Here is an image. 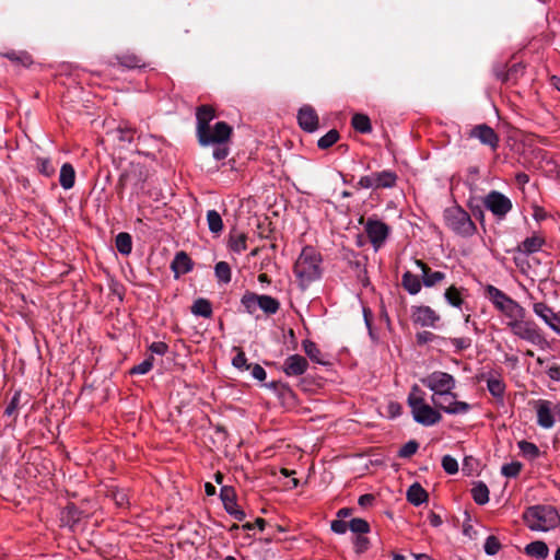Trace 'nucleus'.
Masks as SVG:
<instances>
[{
  "mask_svg": "<svg viewBox=\"0 0 560 560\" xmlns=\"http://www.w3.org/2000/svg\"><path fill=\"white\" fill-rule=\"evenodd\" d=\"M423 386L432 392L431 401L447 415H464L470 410V405L457 400L454 393L455 377L443 371H434L420 380Z\"/></svg>",
  "mask_w": 560,
  "mask_h": 560,
  "instance_id": "f257e3e1",
  "label": "nucleus"
},
{
  "mask_svg": "<svg viewBox=\"0 0 560 560\" xmlns=\"http://www.w3.org/2000/svg\"><path fill=\"white\" fill-rule=\"evenodd\" d=\"M412 419L423 425L432 427L442 420L441 408L427 401V393L417 384L412 385L407 397Z\"/></svg>",
  "mask_w": 560,
  "mask_h": 560,
  "instance_id": "f03ea898",
  "label": "nucleus"
},
{
  "mask_svg": "<svg viewBox=\"0 0 560 560\" xmlns=\"http://www.w3.org/2000/svg\"><path fill=\"white\" fill-rule=\"evenodd\" d=\"M322 255L312 246H305L295 260L293 272L302 288L308 287L322 276Z\"/></svg>",
  "mask_w": 560,
  "mask_h": 560,
  "instance_id": "7ed1b4c3",
  "label": "nucleus"
},
{
  "mask_svg": "<svg viewBox=\"0 0 560 560\" xmlns=\"http://www.w3.org/2000/svg\"><path fill=\"white\" fill-rule=\"evenodd\" d=\"M485 293L486 298L504 316L506 326L509 323H514L526 316L525 308L497 287L486 285Z\"/></svg>",
  "mask_w": 560,
  "mask_h": 560,
  "instance_id": "20e7f679",
  "label": "nucleus"
},
{
  "mask_svg": "<svg viewBox=\"0 0 560 560\" xmlns=\"http://www.w3.org/2000/svg\"><path fill=\"white\" fill-rule=\"evenodd\" d=\"M523 520L534 532H549L560 524V515L551 505L530 506L524 512Z\"/></svg>",
  "mask_w": 560,
  "mask_h": 560,
  "instance_id": "39448f33",
  "label": "nucleus"
},
{
  "mask_svg": "<svg viewBox=\"0 0 560 560\" xmlns=\"http://www.w3.org/2000/svg\"><path fill=\"white\" fill-rule=\"evenodd\" d=\"M444 218L446 225L456 234L470 236L476 231V225L470 215L460 207H451L446 209Z\"/></svg>",
  "mask_w": 560,
  "mask_h": 560,
  "instance_id": "423d86ee",
  "label": "nucleus"
},
{
  "mask_svg": "<svg viewBox=\"0 0 560 560\" xmlns=\"http://www.w3.org/2000/svg\"><path fill=\"white\" fill-rule=\"evenodd\" d=\"M241 303L249 314H254L258 308H260L267 315H273L280 308V303L277 299L270 295L256 294L254 292H246L242 296Z\"/></svg>",
  "mask_w": 560,
  "mask_h": 560,
  "instance_id": "0eeeda50",
  "label": "nucleus"
},
{
  "mask_svg": "<svg viewBox=\"0 0 560 560\" xmlns=\"http://www.w3.org/2000/svg\"><path fill=\"white\" fill-rule=\"evenodd\" d=\"M508 327L513 335L534 346H542L546 341L537 325L526 319V316L514 323H509Z\"/></svg>",
  "mask_w": 560,
  "mask_h": 560,
  "instance_id": "6e6552de",
  "label": "nucleus"
},
{
  "mask_svg": "<svg viewBox=\"0 0 560 560\" xmlns=\"http://www.w3.org/2000/svg\"><path fill=\"white\" fill-rule=\"evenodd\" d=\"M232 128L224 121L217 122L213 127H208L206 130L197 135L199 143L203 147L224 144L230 140Z\"/></svg>",
  "mask_w": 560,
  "mask_h": 560,
  "instance_id": "1a4fd4ad",
  "label": "nucleus"
},
{
  "mask_svg": "<svg viewBox=\"0 0 560 560\" xmlns=\"http://www.w3.org/2000/svg\"><path fill=\"white\" fill-rule=\"evenodd\" d=\"M364 231L375 250H378L387 240L390 229L383 221L369 218L364 224Z\"/></svg>",
  "mask_w": 560,
  "mask_h": 560,
  "instance_id": "9d476101",
  "label": "nucleus"
},
{
  "mask_svg": "<svg viewBox=\"0 0 560 560\" xmlns=\"http://www.w3.org/2000/svg\"><path fill=\"white\" fill-rule=\"evenodd\" d=\"M411 320L421 327L435 328L441 316L428 305H415L411 307Z\"/></svg>",
  "mask_w": 560,
  "mask_h": 560,
  "instance_id": "9b49d317",
  "label": "nucleus"
},
{
  "mask_svg": "<svg viewBox=\"0 0 560 560\" xmlns=\"http://www.w3.org/2000/svg\"><path fill=\"white\" fill-rule=\"evenodd\" d=\"M485 206L498 218L505 217L512 209L511 200L499 191H491L485 198Z\"/></svg>",
  "mask_w": 560,
  "mask_h": 560,
  "instance_id": "f8f14e48",
  "label": "nucleus"
},
{
  "mask_svg": "<svg viewBox=\"0 0 560 560\" xmlns=\"http://www.w3.org/2000/svg\"><path fill=\"white\" fill-rule=\"evenodd\" d=\"M220 498L223 502L225 511L237 521L245 518V512L241 510L236 503V494L233 488L222 487Z\"/></svg>",
  "mask_w": 560,
  "mask_h": 560,
  "instance_id": "ddd939ff",
  "label": "nucleus"
},
{
  "mask_svg": "<svg viewBox=\"0 0 560 560\" xmlns=\"http://www.w3.org/2000/svg\"><path fill=\"white\" fill-rule=\"evenodd\" d=\"M534 313L540 317L553 331L560 334V313H555L547 304L539 302L533 306Z\"/></svg>",
  "mask_w": 560,
  "mask_h": 560,
  "instance_id": "4468645a",
  "label": "nucleus"
},
{
  "mask_svg": "<svg viewBox=\"0 0 560 560\" xmlns=\"http://www.w3.org/2000/svg\"><path fill=\"white\" fill-rule=\"evenodd\" d=\"M308 368L307 360L300 354L289 355L282 365V371L287 376H300L306 372Z\"/></svg>",
  "mask_w": 560,
  "mask_h": 560,
  "instance_id": "2eb2a0df",
  "label": "nucleus"
},
{
  "mask_svg": "<svg viewBox=\"0 0 560 560\" xmlns=\"http://www.w3.org/2000/svg\"><path fill=\"white\" fill-rule=\"evenodd\" d=\"M299 126L306 132H313L318 128V116L316 110L310 106L304 105L298 113Z\"/></svg>",
  "mask_w": 560,
  "mask_h": 560,
  "instance_id": "dca6fc26",
  "label": "nucleus"
},
{
  "mask_svg": "<svg viewBox=\"0 0 560 560\" xmlns=\"http://www.w3.org/2000/svg\"><path fill=\"white\" fill-rule=\"evenodd\" d=\"M537 423L544 429H550L555 424L552 404L549 400L539 399L535 402Z\"/></svg>",
  "mask_w": 560,
  "mask_h": 560,
  "instance_id": "f3484780",
  "label": "nucleus"
},
{
  "mask_svg": "<svg viewBox=\"0 0 560 560\" xmlns=\"http://www.w3.org/2000/svg\"><path fill=\"white\" fill-rule=\"evenodd\" d=\"M470 136L477 138L482 144L497 149L499 145V137L495 131L487 125H478L471 129Z\"/></svg>",
  "mask_w": 560,
  "mask_h": 560,
  "instance_id": "a211bd4d",
  "label": "nucleus"
},
{
  "mask_svg": "<svg viewBox=\"0 0 560 560\" xmlns=\"http://www.w3.org/2000/svg\"><path fill=\"white\" fill-rule=\"evenodd\" d=\"M416 266L421 270L422 283L427 288L434 287L445 279V273L441 271H432L431 268L420 259L415 260Z\"/></svg>",
  "mask_w": 560,
  "mask_h": 560,
  "instance_id": "6ab92c4d",
  "label": "nucleus"
},
{
  "mask_svg": "<svg viewBox=\"0 0 560 560\" xmlns=\"http://www.w3.org/2000/svg\"><path fill=\"white\" fill-rule=\"evenodd\" d=\"M171 268L175 278H178L192 269V261L185 252H179L175 255Z\"/></svg>",
  "mask_w": 560,
  "mask_h": 560,
  "instance_id": "aec40b11",
  "label": "nucleus"
},
{
  "mask_svg": "<svg viewBox=\"0 0 560 560\" xmlns=\"http://www.w3.org/2000/svg\"><path fill=\"white\" fill-rule=\"evenodd\" d=\"M197 135L201 132V129L206 130L210 127V121L214 118V109L211 106L202 105L197 109Z\"/></svg>",
  "mask_w": 560,
  "mask_h": 560,
  "instance_id": "412c9836",
  "label": "nucleus"
},
{
  "mask_svg": "<svg viewBox=\"0 0 560 560\" xmlns=\"http://www.w3.org/2000/svg\"><path fill=\"white\" fill-rule=\"evenodd\" d=\"M544 243H545V241H544L542 237H540L538 235H533L530 237L525 238L517 246V250L520 253H523V254H526V255L534 254V253H537L538 250L541 249Z\"/></svg>",
  "mask_w": 560,
  "mask_h": 560,
  "instance_id": "4be33fe9",
  "label": "nucleus"
},
{
  "mask_svg": "<svg viewBox=\"0 0 560 560\" xmlns=\"http://www.w3.org/2000/svg\"><path fill=\"white\" fill-rule=\"evenodd\" d=\"M401 285L411 295L418 294L422 288L419 277L410 271L404 272L401 277Z\"/></svg>",
  "mask_w": 560,
  "mask_h": 560,
  "instance_id": "5701e85b",
  "label": "nucleus"
},
{
  "mask_svg": "<svg viewBox=\"0 0 560 560\" xmlns=\"http://www.w3.org/2000/svg\"><path fill=\"white\" fill-rule=\"evenodd\" d=\"M407 500L418 506L428 500V493L420 483L415 482L407 490Z\"/></svg>",
  "mask_w": 560,
  "mask_h": 560,
  "instance_id": "b1692460",
  "label": "nucleus"
},
{
  "mask_svg": "<svg viewBox=\"0 0 560 560\" xmlns=\"http://www.w3.org/2000/svg\"><path fill=\"white\" fill-rule=\"evenodd\" d=\"M75 182V171L70 163L62 164L59 174V183L66 190L71 189Z\"/></svg>",
  "mask_w": 560,
  "mask_h": 560,
  "instance_id": "393cba45",
  "label": "nucleus"
},
{
  "mask_svg": "<svg viewBox=\"0 0 560 560\" xmlns=\"http://www.w3.org/2000/svg\"><path fill=\"white\" fill-rule=\"evenodd\" d=\"M525 552L529 557L544 560L549 555V548L546 542L536 540L525 547Z\"/></svg>",
  "mask_w": 560,
  "mask_h": 560,
  "instance_id": "a878e982",
  "label": "nucleus"
},
{
  "mask_svg": "<svg viewBox=\"0 0 560 560\" xmlns=\"http://www.w3.org/2000/svg\"><path fill=\"white\" fill-rule=\"evenodd\" d=\"M464 291H465V289H463V288H457L455 285H451L450 288H447L445 290L444 299L451 306L456 307V308H462V305L464 304V299H463Z\"/></svg>",
  "mask_w": 560,
  "mask_h": 560,
  "instance_id": "bb28decb",
  "label": "nucleus"
},
{
  "mask_svg": "<svg viewBox=\"0 0 560 560\" xmlns=\"http://www.w3.org/2000/svg\"><path fill=\"white\" fill-rule=\"evenodd\" d=\"M302 347L306 355L318 364H326L324 354L314 341L304 340Z\"/></svg>",
  "mask_w": 560,
  "mask_h": 560,
  "instance_id": "cd10ccee",
  "label": "nucleus"
},
{
  "mask_svg": "<svg viewBox=\"0 0 560 560\" xmlns=\"http://www.w3.org/2000/svg\"><path fill=\"white\" fill-rule=\"evenodd\" d=\"M247 236L237 231H232L229 236V248L234 253H242L246 249Z\"/></svg>",
  "mask_w": 560,
  "mask_h": 560,
  "instance_id": "c85d7f7f",
  "label": "nucleus"
},
{
  "mask_svg": "<svg viewBox=\"0 0 560 560\" xmlns=\"http://www.w3.org/2000/svg\"><path fill=\"white\" fill-rule=\"evenodd\" d=\"M376 188H392L396 185L397 175L392 171H382L375 173Z\"/></svg>",
  "mask_w": 560,
  "mask_h": 560,
  "instance_id": "c756f323",
  "label": "nucleus"
},
{
  "mask_svg": "<svg viewBox=\"0 0 560 560\" xmlns=\"http://www.w3.org/2000/svg\"><path fill=\"white\" fill-rule=\"evenodd\" d=\"M487 387L490 394L501 398L505 392V384L499 375H490L487 378Z\"/></svg>",
  "mask_w": 560,
  "mask_h": 560,
  "instance_id": "7c9ffc66",
  "label": "nucleus"
},
{
  "mask_svg": "<svg viewBox=\"0 0 560 560\" xmlns=\"http://www.w3.org/2000/svg\"><path fill=\"white\" fill-rule=\"evenodd\" d=\"M191 313L196 316L209 318L212 315L211 303L208 300L200 298L194 302Z\"/></svg>",
  "mask_w": 560,
  "mask_h": 560,
  "instance_id": "2f4dec72",
  "label": "nucleus"
},
{
  "mask_svg": "<svg viewBox=\"0 0 560 560\" xmlns=\"http://www.w3.org/2000/svg\"><path fill=\"white\" fill-rule=\"evenodd\" d=\"M115 245L121 255H129L132 250V238L129 233L121 232L116 236Z\"/></svg>",
  "mask_w": 560,
  "mask_h": 560,
  "instance_id": "473e14b6",
  "label": "nucleus"
},
{
  "mask_svg": "<svg viewBox=\"0 0 560 560\" xmlns=\"http://www.w3.org/2000/svg\"><path fill=\"white\" fill-rule=\"evenodd\" d=\"M351 125L357 131L361 133H369L372 130L370 118L363 114L353 115Z\"/></svg>",
  "mask_w": 560,
  "mask_h": 560,
  "instance_id": "72a5a7b5",
  "label": "nucleus"
},
{
  "mask_svg": "<svg viewBox=\"0 0 560 560\" xmlns=\"http://www.w3.org/2000/svg\"><path fill=\"white\" fill-rule=\"evenodd\" d=\"M471 495L477 504L483 505L489 501V489L485 483L479 482L472 487Z\"/></svg>",
  "mask_w": 560,
  "mask_h": 560,
  "instance_id": "f704fd0d",
  "label": "nucleus"
},
{
  "mask_svg": "<svg viewBox=\"0 0 560 560\" xmlns=\"http://www.w3.org/2000/svg\"><path fill=\"white\" fill-rule=\"evenodd\" d=\"M517 446L521 454L529 460H534L540 455L539 448L532 442L520 441Z\"/></svg>",
  "mask_w": 560,
  "mask_h": 560,
  "instance_id": "c9c22d12",
  "label": "nucleus"
},
{
  "mask_svg": "<svg viewBox=\"0 0 560 560\" xmlns=\"http://www.w3.org/2000/svg\"><path fill=\"white\" fill-rule=\"evenodd\" d=\"M207 222H208L210 232H212L213 234H219L222 232L223 221L218 211L209 210L207 212Z\"/></svg>",
  "mask_w": 560,
  "mask_h": 560,
  "instance_id": "e433bc0d",
  "label": "nucleus"
},
{
  "mask_svg": "<svg viewBox=\"0 0 560 560\" xmlns=\"http://www.w3.org/2000/svg\"><path fill=\"white\" fill-rule=\"evenodd\" d=\"M135 129L130 127L128 124H120L116 129L115 133L119 141L121 142H132L135 137Z\"/></svg>",
  "mask_w": 560,
  "mask_h": 560,
  "instance_id": "4c0bfd02",
  "label": "nucleus"
},
{
  "mask_svg": "<svg viewBox=\"0 0 560 560\" xmlns=\"http://www.w3.org/2000/svg\"><path fill=\"white\" fill-rule=\"evenodd\" d=\"M215 277L224 284L231 281V268L228 262L219 261L214 267Z\"/></svg>",
  "mask_w": 560,
  "mask_h": 560,
  "instance_id": "58836bf2",
  "label": "nucleus"
},
{
  "mask_svg": "<svg viewBox=\"0 0 560 560\" xmlns=\"http://www.w3.org/2000/svg\"><path fill=\"white\" fill-rule=\"evenodd\" d=\"M339 140V132L336 129L329 130L326 135L320 137L317 141V145L322 150H326L334 145Z\"/></svg>",
  "mask_w": 560,
  "mask_h": 560,
  "instance_id": "ea45409f",
  "label": "nucleus"
},
{
  "mask_svg": "<svg viewBox=\"0 0 560 560\" xmlns=\"http://www.w3.org/2000/svg\"><path fill=\"white\" fill-rule=\"evenodd\" d=\"M36 167L38 172L46 177L52 176L56 172L55 166L48 158H37Z\"/></svg>",
  "mask_w": 560,
  "mask_h": 560,
  "instance_id": "a19ab883",
  "label": "nucleus"
},
{
  "mask_svg": "<svg viewBox=\"0 0 560 560\" xmlns=\"http://www.w3.org/2000/svg\"><path fill=\"white\" fill-rule=\"evenodd\" d=\"M4 57L13 62L21 63L24 67H28L33 62L31 56L25 51L7 52Z\"/></svg>",
  "mask_w": 560,
  "mask_h": 560,
  "instance_id": "79ce46f5",
  "label": "nucleus"
},
{
  "mask_svg": "<svg viewBox=\"0 0 560 560\" xmlns=\"http://www.w3.org/2000/svg\"><path fill=\"white\" fill-rule=\"evenodd\" d=\"M349 528L355 534H366L370 532V525L363 518H352L349 523Z\"/></svg>",
  "mask_w": 560,
  "mask_h": 560,
  "instance_id": "37998d69",
  "label": "nucleus"
},
{
  "mask_svg": "<svg viewBox=\"0 0 560 560\" xmlns=\"http://www.w3.org/2000/svg\"><path fill=\"white\" fill-rule=\"evenodd\" d=\"M483 549L488 556H494L501 549V544L495 536H488Z\"/></svg>",
  "mask_w": 560,
  "mask_h": 560,
  "instance_id": "c03bdc74",
  "label": "nucleus"
},
{
  "mask_svg": "<svg viewBox=\"0 0 560 560\" xmlns=\"http://www.w3.org/2000/svg\"><path fill=\"white\" fill-rule=\"evenodd\" d=\"M522 470V464L518 462H512L509 464H505L501 468V472L503 476L509 478L516 477Z\"/></svg>",
  "mask_w": 560,
  "mask_h": 560,
  "instance_id": "a18cd8bd",
  "label": "nucleus"
},
{
  "mask_svg": "<svg viewBox=\"0 0 560 560\" xmlns=\"http://www.w3.org/2000/svg\"><path fill=\"white\" fill-rule=\"evenodd\" d=\"M153 357L144 359L141 363L135 365L131 370V374L143 375L147 374L153 366Z\"/></svg>",
  "mask_w": 560,
  "mask_h": 560,
  "instance_id": "49530a36",
  "label": "nucleus"
},
{
  "mask_svg": "<svg viewBox=\"0 0 560 560\" xmlns=\"http://www.w3.org/2000/svg\"><path fill=\"white\" fill-rule=\"evenodd\" d=\"M442 467L445 472L450 475H454L458 471V463L451 455H444L442 458Z\"/></svg>",
  "mask_w": 560,
  "mask_h": 560,
  "instance_id": "de8ad7c7",
  "label": "nucleus"
},
{
  "mask_svg": "<svg viewBox=\"0 0 560 560\" xmlns=\"http://www.w3.org/2000/svg\"><path fill=\"white\" fill-rule=\"evenodd\" d=\"M418 447H419V444L411 440L409 442H407L398 452V455L402 458H408L410 456H412L413 454H416V452L418 451Z\"/></svg>",
  "mask_w": 560,
  "mask_h": 560,
  "instance_id": "09e8293b",
  "label": "nucleus"
},
{
  "mask_svg": "<svg viewBox=\"0 0 560 560\" xmlns=\"http://www.w3.org/2000/svg\"><path fill=\"white\" fill-rule=\"evenodd\" d=\"M232 364L234 368H236L238 370H248L250 368V365L247 364V359H246L245 353L241 350L233 358Z\"/></svg>",
  "mask_w": 560,
  "mask_h": 560,
  "instance_id": "8fccbe9b",
  "label": "nucleus"
},
{
  "mask_svg": "<svg viewBox=\"0 0 560 560\" xmlns=\"http://www.w3.org/2000/svg\"><path fill=\"white\" fill-rule=\"evenodd\" d=\"M113 499H114L116 505L119 508H124V506L128 505V503H129V498L125 490L114 491Z\"/></svg>",
  "mask_w": 560,
  "mask_h": 560,
  "instance_id": "3c124183",
  "label": "nucleus"
},
{
  "mask_svg": "<svg viewBox=\"0 0 560 560\" xmlns=\"http://www.w3.org/2000/svg\"><path fill=\"white\" fill-rule=\"evenodd\" d=\"M358 185L361 188H365V189H369V188L377 189L376 188V176H375V173H373L371 175L362 176L360 178Z\"/></svg>",
  "mask_w": 560,
  "mask_h": 560,
  "instance_id": "603ef678",
  "label": "nucleus"
},
{
  "mask_svg": "<svg viewBox=\"0 0 560 560\" xmlns=\"http://www.w3.org/2000/svg\"><path fill=\"white\" fill-rule=\"evenodd\" d=\"M450 342L455 347L457 351L466 350L471 346V340L469 338H451Z\"/></svg>",
  "mask_w": 560,
  "mask_h": 560,
  "instance_id": "864d4df0",
  "label": "nucleus"
},
{
  "mask_svg": "<svg viewBox=\"0 0 560 560\" xmlns=\"http://www.w3.org/2000/svg\"><path fill=\"white\" fill-rule=\"evenodd\" d=\"M330 528L334 533L342 535L347 532L349 528V524L345 522L343 520H335L330 524Z\"/></svg>",
  "mask_w": 560,
  "mask_h": 560,
  "instance_id": "5fc2aeb1",
  "label": "nucleus"
},
{
  "mask_svg": "<svg viewBox=\"0 0 560 560\" xmlns=\"http://www.w3.org/2000/svg\"><path fill=\"white\" fill-rule=\"evenodd\" d=\"M149 349L152 353H155L159 355H164L167 352L168 347L165 342L156 341V342L151 343Z\"/></svg>",
  "mask_w": 560,
  "mask_h": 560,
  "instance_id": "6e6d98bb",
  "label": "nucleus"
},
{
  "mask_svg": "<svg viewBox=\"0 0 560 560\" xmlns=\"http://www.w3.org/2000/svg\"><path fill=\"white\" fill-rule=\"evenodd\" d=\"M213 150V158L218 161L225 159L229 155V148L224 144H215Z\"/></svg>",
  "mask_w": 560,
  "mask_h": 560,
  "instance_id": "4d7b16f0",
  "label": "nucleus"
},
{
  "mask_svg": "<svg viewBox=\"0 0 560 560\" xmlns=\"http://www.w3.org/2000/svg\"><path fill=\"white\" fill-rule=\"evenodd\" d=\"M19 402H20V395L16 393V394H14V396L11 399V401L7 406V408L4 410V413L7 416H12L16 411V409L19 407Z\"/></svg>",
  "mask_w": 560,
  "mask_h": 560,
  "instance_id": "13d9d810",
  "label": "nucleus"
},
{
  "mask_svg": "<svg viewBox=\"0 0 560 560\" xmlns=\"http://www.w3.org/2000/svg\"><path fill=\"white\" fill-rule=\"evenodd\" d=\"M354 547L357 552H364L369 548V539L363 536H358L354 540Z\"/></svg>",
  "mask_w": 560,
  "mask_h": 560,
  "instance_id": "bf43d9fd",
  "label": "nucleus"
},
{
  "mask_svg": "<svg viewBox=\"0 0 560 560\" xmlns=\"http://www.w3.org/2000/svg\"><path fill=\"white\" fill-rule=\"evenodd\" d=\"M252 376L258 381H265L267 374L262 366H260L259 364H255L252 368Z\"/></svg>",
  "mask_w": 560,
  "mask_h": 560,
  "instance_id": "052dcab7",
  "label": "nucleus"
},
{
  "mask_svg": "<svg viewBox=\"0 0 560 560\" xmlns=\"http://www.w3.org/2000/svg\"><path fill=\"white\" fill-rule=\"evenodd\" d=\"M66 511L71 521L78 522L80 520V512L74 505H68Z\"/></svg>",
  "mask_w": 560,
  "mask_h": 560,
  "instance_id": "680f3d73",
  "label": "nucleus"
},
{
  "mask_svg": "<svg viewBox=\"0 0 560 560\" xmlns=\"http://www.w3.org/2000/svg\"><path fill=\"white\" fill-rule=\"evenodd\" d=\"M433 334L430 331H421L417 334V340L419 343H425L432 340Z\"/></svg>",
  "mask_w": 560,
  "mask_h": 560,
  "instance_id": "e2e57ef3",
  "label": "nucleus"
},
{
  "mask_svg": "<svg viewBox=\"0 0 560 560\" xmlns=\"http://www.w3.org/2000/svg\"><path fill=\"white\" fill-rule=\"evenodd\" d=\"M388 410L392 415V417L399 416L401 412V406L398 402H390L388 405Z\"/></svg>",
  "mask_w": 560,
  "mask_h": 560,
  "instance_id": "0e129e2a",
  "label": "nucleus"
},
{
  "mask_svg": "<svg viewBox=\"0 0 560 560\" xmlns=\"http://www.w3.org/2000/svg\"><path fill=\"white\" fill-rule=\"evenodd\" d=\"M429 522L433 527H439L442 524V518L440 515L431 513L429 516Z\"/></svg>",
  "mask_w": 560,
  "mask_h": 560,
  "instance_id": "69168bd1",
  "label": "nucleus"
},
{
  "mask_svg": "<svg viewBox=\"0 0 560 560\" xmlns=\"http://www.w3.org/2000/svg\"><path fill=\"white\" fill-rule=\"evenodd\" d=\"M352 513V510L351 509H348V508H343V509H340L338 512H337V516L339 520H345L346 517L350 516Z\"/></svg>",
  "mask_w": 560,
  "mask_h": 560,
  "instance_id": "338daca9",
  "label": "nucleus"
},
{
  "mask_svg": "<svg viewBox=\"0 0 560 560\" xmlns=\"http://www.w3.org/2000/svg\"><path fill=\"white\" fill-rule=\"evenodd\" d=\"M205 491L207 495H213L215 493V487L212 483L207 482L205 485Z\"/></svg>",
  "mask_w": 560,
  "mask_h": 560,
  "instance_id": "774afa93",
  "label": "nucleus"
}]
</instances>
